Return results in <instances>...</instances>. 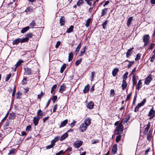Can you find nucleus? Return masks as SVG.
I'll list each match as a JSON object with an SVG mask.
<instances>
[{
	"label": "nucleus",
	"instance_id": "1",
	"mask_svg": "<svg viewBox=\"0 0 155 155\" xmlns=\"http://www.w3.org/2000/svg\"><path fill=\"white\" fill-rule=\"evenodd\" d=\"M122 123V121H121L116 127L115 129L114 130V132L116 134H121L123 133L124 127Z\"/></svg>",
	"mask_w": 155,
	"mask_h": 155
},
{
	"label": "nucleus",
	"instance_id": "2",
	"mask_svg": "<svg viewBox=\"0 0 155 155\" xmlns=\"http://www.w3.org/2000/svg\"><path fill=\"white\" fill-rule=\"evenodd\" d=\"M146 99H144L140 103H138L135 107L134 111L137 112L139 110V108L141 106H143L146 102Z\"/></svg>",
	"mask_w": 155,
	"mask_h": 155
},
{
	"label": "nucleus",
	"instance_id": "3",
	"mask_svg": "<svg viewBox=\"0 0 155 155\" xmlns=\"http://www.w3.org/2000/svg\"><path fill=\"white\" fill-rule=\"evenodd\" d=\"M150 39V37L149 35H144L143 37V40L144 42V46H146L148 44L149 41Z\"/></svg>",
	"mask_w": 155,
	"mask_h": 155
},
{
	"label": "nucleus",
	"instance_id": "4",
	"mask_svg": "<svg viewBox=\"0 0 155 155\" xmlns=\"http://www.w3.org/2000/svg\"><path fill=\"white\" fill-rule=\"evenodd\" d=\"M148 115L150 117L149 119L150 120H151L155 117V110H154L153 108L150 109Z\"/></svg>",
	"mask_w": 155,
	"mask_h": 155
},
{
	"label": "nucleus",
	"instance_id": "5",
	"mask_svg": "<svg viewBox=\"0 0 155 155\" xmlns=\"http://www.w3.org/2000/svg\"><path fill=\"white\" fill-rule=\"evenodd\" d=\"M25 37L22 38L24 41V42H28L29 40V39L32 38L33 36V35L32 33H29L25 35Z\"/></svg>",
	"mask_w": 155,
	"mask_h": 155
},
{
	"label": "nucleus",
	"instance_id": "6",
	"mask_svg": "<svg viewBox=\"0 0 155 155\" xmlns=\"http://www.w3.org/2000/svg\"><path fill=\"white\" fill-rule=\"evenodd\" d=\"M24 42L23 38H18L13 40L12 44L13 45L18 44L19 43H23Z\"/></svg>",
	"mask_w": 155,
	"mask_h": 155
},
{
	"label": "nucleus",
	"instance_id": "7",
	"mask_svg": "<svg viewBox=\"0 0 155 155\" xmlns=\"http://www.w3.org/2000/svg\"><path fill=\"white\" fill-rule=\"evenodd\" d=\"M152 75L150 74L145 79L144 83L146 85H148L150 83L151 81L152 80Z\"/></svg>",
	"mask_w": 155,
	"mask_h": 155
},
{
	"label": "nucleus",
	"instance_id": "8",
	"mask_svg": "<svg viewBox=\"0 0 155 155\" xmlns=\"http://www.w3.org/2000/svg\"><path fill=\"white\" fill-rule=\"evenodd\" d=\"M24 70L25 74L30 75L33 74L32 71L31 69L26 67L24 68Z\"/></svg>",
	"mask_w": 155,
	"mask_h": 155
},
{
	"label": "nucleus",
	"instance_id": "9",
	"mask_svg": "<svg viewBox=\"0 0 155 155\" xmlns=\"http://www.w3.org/2000/svg\"><path fill=\"white\" fill-rule=\"evenodd\" d=\"M35 9V8H33L32 6H30L27 8L25 12L28 14H30L31 13L33 12Z\"/></svg>",
	"mask_w": 155,
	"mask_h": 155
},
{
	"label": "nucleus",
	"instance_id": "10",
	"mask_svg": "<svg viewBox=\"0 0 155 155\" xmlns=\"http://www.w3.org/2000/svg\"><path fill=\"white\" fill-rule=\"evenodd\" d=\"M83 142L81 141H79L77 142L73 143V146L74 147L76 148H78L80 147L83 144Z\"/></svg>",
	"mask_w": 155,
	"mask_h": 155
},
{
	"label": "nucleus",
	"instance_id": "11",
	"mask_svg": "<svg viewBox=\"0 0 155 155\" xmlns=\"http://www.w3.org/2000/svg\"><path fill=\"white\" fill-rule=\"evenodd\" d=\"M87 127V126L84 124H82L80 126V127L79 128V130L80 131L83 132L84 131L86 130Z\"/></svg>",
	"mask_w": 155,
	"mask_h": 155
},
{
	"label": "nucleus",
	"instance_id": "12",
	"mask_svg": "<svg viewBox=\"0 0 155 155\" xmlns=\"http://www.w3.org/2000/svg\"><path fill=\"white\" fill-rule=\"evenodd\" d=\"M40 119V118H39L37 116L33 117V123L35 126H36L38 125L39 121Z\"/></svg>",
	"mask_w": 155,
	"mask_h": 155
},
{
	"label": "nucleus",
	"instance_id": "13",
	"mask_svg": "<svg viewBox=\"0 0 155 155\" xmlns=\"http://www.w3.org/2000/svg\"><path fill=\"white\" fill-rule=\"evenodd\" d=\"M67 87L64 84L60 86L59 90V92L61 93H63V92L66 89Z\"/></svg>",
	"mask_w": 155,
	"mask_h": 155
},
{
	"label": "nucleus",
	"instance_id": "14",
	"mask_svg": "<svg viewBox=\"0 0 155 155\" xmlns=\"http://www.w3.org/2000/svg\"><path fill=\"white\" fill-rule=\"evenodd\" d=\"M150 122H149L148 124L146 126V127L145 128L144 131L143 132V134H147L149 130V129L150 128Z\"/></svg>",
	"mask_w": 155,
	"mask_h": 155
},
{
	"label": "nucleus",
	"instance_id": "15",
	"mask_svg": "<svg viewBox=\"0 0 155 155\" xmlns=\"http://www.w3.org/2000/svg\"><path fill=\"white\" fill-rule=\"evenodd\" d=\"M91 119L89 117L86 118L84 120V124L88 126L91 124Z\"/></svg>",
	"mask_w": 155,
	"mask_h": 155
},
{
	"label": "nucleus",
	"instance_id": "16",
	"mask_svg": "<svg viewBox=\"0 0 155 155\" xmlns=\"http://www.w3.org/2000/svg\"><path fill=\"white\" fill-rule=\"evenodd\" d=\"M117 145L116 144L114 145L112 147V154H115L117 152Z\"/></svg>",
	"mask_w": 155,
	"mask_h": 155
},
{
	"label": "nucleus",
	"instance_id": "17",
	"mask_svg": "<svg viewBox=\"0 0 155 155\" xmlns=\"http://www.w3.org/2000/svg\"><path fill=\"white\" fill-rule=\"evenodd\" d=\"M65 18L64 16L61 17L60 19V23L61 26L64 25L65 22Z\"/></svg>",
	"mask_w": 155,
	"mask_h": 155
},
{
	"label": "nucleus",
	"instance_id": "18",
	"mask_svg": "<svg viewBox=\"0 0 155 155\" xmlns=\"http://www.w3.org/2000/svg\"><path fill=\"white\" fill-rule=\"evenodd\" d=\"M126 62H129V64H128L127 67L128 69L130 68L134 63V61H130L127 60L124 62H123V63H124Z\"/></svg>",
	"mask_w": 155,
	"mask_h": 155
},
{
	"label": "nucleus",
	"instance_id": "19",
	"mask_svg": "<svg viewBox=\"0 0 155 155\" xmlns=\"http://www.w3.org/2000/svg\"><path fill=\"white\" fill-rule=\"evenodd\" d=\"M134 49L133 47L127 50V52L126 53V57L127 58L129 57V56L131 55V54L132 53L133 50Z\"/></svg>",
	"mask_w": 155,
	"mask_h": 155
},
{
	"label": "nucleus",
	"instance_id": "20",
	"mask_svg": "<svg viewBox=\"0 0 155 155\" xmlns=\"http://www.w3.org/2000/svg\"><path fill=\"white\" fill-rule=\"evenodd\" d=\"M68 119H66L63 121L62 122L60 125L59 127L61 128L65 126L68 123Z\"/></svg>",
	"mask_w": 155,
	"mask_h": 155
},
{
	"label": "nucleus",
	"instance_id": "21",
	"mask_svg": "<svg viewBox=\"0 0 155 155\" xmlns=\"http://www.w3.org/2000/svg\"><path fill=\"white\" fill-rule=\"evenodd\" d=\"M43 113L42 111L41 110H39L37 112V116L39 118H41L43 115Z\"/></svg>",
	"mask_w": 155,
	"mask_h": 155
},
{
	"label": "nucleus",
	"instance_id": "22",
	"mask_svg": "<svg viewBox=\"0 0 155 155\" xmlns=\"http://www.w3.org/2000/svg\"><path fill=\"white\" fill-rule=\"evenodd\" d=\"M119 71V69L117 68H115L113 70L112 74L113 76L115 77L116 76L118 72Z\"/></svg>",
	"mask_w": 155,
	"mask_h": 155
},
{
	"label": "nucleus",
	"instance_id": "23",
	"mask_svg": "<svg viewBox=\"0 0 155 155\" xmlns=\"http://www.w3.org/2000/svg\"><path fill=\"white\" fill-rule=\"evenodd\" d=\"M130 115L129 114L127 115L126 117L123 119L122 121H123L124 123H126L128 120L130 119Z\"/></svg>",
	"mask_w": 155,
	"mask_h": 155
},
{
	"label": "nucleus",
	"instance_id": "24",
	"mask_svg": "<svg viewBox=\"0 0 155 155\" xmlns=\"http://www.w3.org/2000/svg\"><path fill=\"white\" fill-rule=\"evenodd\" d=\"M94 106V104L92 101L88 103L87 105V108L88 109H91L93 108Z\"/></svg>",
	"mask_w": 155,
	"mask_h": 155
},
{
	"label": "nucleus",
	"instance_id": "25",
	"mask_svg": "<svg viewBox=\"0 0 155 155\" xmlns=\"http://www.w3.org/2000/svg\"><path fill=\"white\" fill-rule=\"evenodd\" d=\"M121 87H122V89L123 90H124L126 88V87H127V84L126 81H123L122 84L121 85Z\"/></svg>",
	"mask_w": 155,
	"mask_h": 155
},
{
	"label": "nucleus",
	"instance_id": "26",
	"mask_svg": "<svg viewBox=\"0 0 155 155\" xmlns=\"http://www.w3.org/2000/svg\"><path fill=\"white\" fill-rule=\"evenodd\" d=\"M68 136V134L67 132L65 133L64 134H63L61 137L60 140L62 141L65 139Z\"/></svg>",
	"mask_w": 155,
	"mask_h": 155
},
{
	"label": "nucleus",
	"instance_id": "27",
	"mask_svg": "<svg viewBox=\"0 0 155 155\" xmlns=\"http://www.w3.org/2000/svg\"><path fill=\"white\" fill-rule=\"evenodd\" d=\"M136 86V89L138 90H139L141 87L142 86V83L141 82V80H140L137 85Z\"/></svg>",
	"mask_w": 155,
	"mask_h": 155
},
{
	"label": "nucleus",
	"instance_id": "28",
	"mask_svg": "<svg viewBox=\"0 0 155 155\" xmlns=\"http://www.w3.org/2000/svg\"><path fill=\"white\" fill-rule=\"evenodd\" d=\"M132 81H133V87H134V86L136 85L137 81L135 77V75H134L132 77Z\"/></svg>",
	"mask_w": 155,
	"mask_h": 155
},
{
	"label": "nucleus",
	"instance_id": "29",
	"mask_svg": "<svg viewBox=\"0 0 155 155\" xmlns=\"http://www.w3.org/2000/svg\"><path fill=\"white\" fill-rule=\"evenodd\" d=\"M89 87L90 85L88 84H87L84 87V88L83 90V92L84 93H87L89 89Z\"/></svg>",
	"mask_w": 155,
	"mask_h": 155
},
{
	"label": "nucleus",
	"instance_id": "30",
	"mask_svg": "<svg viewBox=\"0 0 155 155\" xmlns=\"http://www.w3.org/2000/svg\"><path fill=\"white\" fill-rule=\"evenodd\" d=\"M107 10L108 8H105L104 9H103L102 10L101 17L105 15L107 13Z\"/></svg>",
	"mask_w": 155,
	"mask_h": 155
},
{
	"label": "nucleus",
	"instance_id": "31",
	"mask_svg": "<svg viewBox=\"0 0 155 155\" xmlns=\"http://www.w3.org/2000/svg\"><path fill=\"white\" fill-rule=\"evenodd\" d=\"M152 134V131L151 130H150L148 134L147 137V139L149 141H150L151 139Z\"/></svg>",
	"mask_w": 155,
	"mask_h": 155
},
{
	"label": "nucleus",
	"instance_id": "32",
	"mask_svg": "<svg viewBox=\"0 0 155 155\" xmlns=\"http://www.w3.org/2000/svg\"><path fill=\"white\" fill-rule=\"evenodd\" d=\"M81 43H80L78 45L76 49L75 50V53L76 55H77L78 53V52L79 51L81 47Z\"/></svg>",
	"mask_w": 155,
	"mask_h": 155
},
{
	"label": "nucleus",
	"instance_id": "33",
	"mask_svg": "<svg viewBox=\"0 0 155 155\" xmlns=\"http://www.w3.org/2000/svg\"><path fill=\"white\" fill-rule=\"evenodd\" d=\"M15 118V113L12 112L10 114L9 117H8V119L9 120H13Z\"/></svg>",
	"mask_w": 155,
	"mask_h": 155
},
{
	"label": "nucleus",
	"instance_id": "34",
	"mask_svg": "<svg viewBox=\"0 0 155 155\" xmlns=\"http://www.w3.org/2000/svg\"><path fill=\"white\" fill-rule=\"evenodd\" d=\"M133 17H130L128 19L127 23V26L129 27L131 24V21L133 20Z\"/></svg>",
	"mask_w": 155,
	"mask_h": 155
},
{
	"label": "nucleus",
	"instance_id": "35",
	"mask_svg": "<svg viewBox=\"0 0 155 155\" xmlns=\"http://www.w3.org/2000/svg\"><path fill=\"white\" fill-rule=\"evenodd\" d=\"M73 57V53L72 52H70L69 54L68 55V61L69 62L71 61Z\"/></svg>",
	"mask_w": 155,
	"mask_h": 155
},
{
	"label": "nucleus",
	"instance_id": "36",
	"mask_svg": "<svg viewBox=\"0 0 155 155\" xmlns=\"http://www.w3.org/2000/svg\"><path fill=\"white\" fill-rule=\"evenodd\" d=\"M44 95L45 93L41 91V94L38 95L37 99H39L40 101L41 98L44 96Z\"/></svg>",
	"mask_w": 155,
	"mask_h": 155
},
{
	"label": "nucleus",
	"instance_id": "37",
	"mask_svg": "<svg viewBox=\"0 0 155 155\" xmlns=\"http://www.w3.org/2000/svg\"><path fill=\"white\" fill-rule=\"evenodd\" d=\"M117 135L116 137V141L117 143H118L121 139V134H118Z\"/></svg>",
	"mask_w": 155,
	"mask_h": 155
},
{
	"label": "nucleus",
	"instance_id": "38",
	"mask_svg": "<svg viewBox=\"0 0 155 155\" xmlns=\"http://www.w3.org/2000/svg\"><path fill=\"white\" fill-rule=\"evenodd\" d=\"M74 26L71 25L70 27L67 29L66 32L68 33H70L73 31Z\"/></svg>",
	"mask_w": 155,
	"mask_h": 155
},
{
	"label": "nucleus",
	"instance_id": "39",
	"mask_svg": "<svg viewBox=\"0 0 155 155\" xmlns=\"http://www.w3.org/2000/svg\"><path fill=\"white\" fill-rule=\"evenodd\" d=\"M29 28V26L26 27L24 28H23L21 30V33H24L27 31Z\"/></svg>",
	"mask_w": 155,
	"mask_h": 155
},
{
	"label": "nucleus",
	"instance_id": "40",
	"mask_svg": "<svg viewBox=\"0 0 155 155\" xmlns=\"http://www.w3.org/2000/svg\"><path fill=\"white\" fill-rule=\"evenodd\" d=\"M86 49V47L85 46L83 47L81 49L80 52V56H82L83 54H85Z\"/></svg>",
	"mask_w": 155,
	"mask_h": 155
},
{
	"label": "nucleus",
	"instance_id": "41",
	"mask_svg": "<svg viewBox=\"0 0 155 155\" xmlns=\"http://www.w3.org/2000/svg\"><path fill=\"white\" fill-rule=\"evenodd\" d=\"M66 67V65L65 64H63L61 68L60 72L62 73L64 72Z\"/></svg>",
	"mask_w": 155,
	"mask_h": 155
},
{
	"label": "nucleus",
	"instance_id": "42",
	"mask_svg": "<svg viewBox=\"0 0 155 155\" xmlns=\"http://www.w3.org/2000/svg\"><path fill=\"white\" fill-rule=\"evenodd\" d=\"M84 3L83 0H79L77 3V5L78 6H80L83 5Z\"/></svg>",
	"mask_w": 155,
	"mask_h": 155
},
{
	"label": "nucleus",
	"instance_id": "43",
	"mask_svg": "<svg viewBox=\"0 0 155 155\" xmlns=\"http://www.w3.org/2000/svg\"><path fill=\"white\" fill-rule=\"evenodd\" d=\"M23 62V60L21 59H19L18 61L17 62L16 64H15V66H18L20 65Z\"/></svg>",
	"mask_w": 155,
	"mask_h": 155
},
{
	"label": "nucleus",
	"instance_id": "44",
	"mask_svg": "<svg viewBox=\"0 0 155 155\" xmlns=\"http://www.w3.org/2000/svg\"><path fill=\"white\" fill-rule=\"evenodd\" d=\"M91 18H88L86 21V23L85 24V25L87 27H88L89 26L90 23L91 21Z\"/></svg>",
	"mask_w": 155,
	"mask_h": 155
},
{
	"label": "nucleus",
	"instance_id": "45",
	"mask_svg": "<svg viewBox=\"0 0 155 155\" xmlns=\"http://www.w3.org/2000/svg\"><path fill=\"white\" fill-rule=\"evenodd\" d=\"M57 87V85L56 84L54 85L51 88V93L52 94H54V93H53L54 91L56 89Z\"/></svg>",
	"mask_w": 155,
	"mask_h": 155
},
{
	"label": "nucleus",
	"instance_id": "46",
	"mask_svg": "<svg viewBox=\"0 0 155 155\" xmlns=\"http://www.w3.org/2000/svg\"><path fill=\"white\" fill-rule=\"evenodd\" d=\"M16 149L14 148L10 150L9 153H8V155H10L12 154H14L15 153Z\"/></svg>",
	"mask_w": 155,
	"mask_h": 155
},
{
	"label": "nucleus",
	"instance_id": "47",
	"mask_svg": "<svg viewBox=\"0 0 155 155\" xmlns=\"http://www.w3.org/2000/svg\"><path fill=\"white\" fill-rule=\"evenodd\" d=\"M128 74V73L126 72L125 73V74H124L123 76V81H126V80L127 79V78Z\"/></svg>",
	"mask_w": 155,
	"mask_h": 155
},
{
	"label": "nucleus",
	"instance_id": "48",
	"mask_svg": "<svg viewBox=\"0 0 155 155\" xmlns=\"http://www.w3.org/2000/svg\"><path fill=\"white\" fill-rule=\"evenodd\" d=\"M31 28H33L36 25V23L34 20L32 21L29 25Z\"/></svg>",
	"mask_w": 155,
	"mask_h": 155
},
{
	"label": "nucleus",
	"instance_id": "49",
	"mask_svg": "<svg viewBox=\"0 0 155 155\" xmlns=\"http://www.w3.org/2000/svg\"><path fill=\"white\" fill-rule=\"evenodd\" d=\"M108 23V20H106L102 24V26L103 29H105L106 28V25Z\"/></svg>",
	"mask_w": 155,
	"mask_h": 155
},
{
	"label": "nucleus",
	"instance_id": "50",
	"mask_svg": "<svg viewBox=\"0 0 155 155\" xmlns=\"http://www.w3.org/2000/svg\"><path fill=\"white\" fill-rule=\"evenodd\" d=\"M12 75L11 74H7L5 78V81H8L10 78H11Z\"/></svg>",
	"mask_w": 155,
	"mask_h": 155
},
{
	"label": "nucleus",
	"instance_id": "51",
	"mask_svg": "<svg viewBox=\"0 0 155 155\" xmlns=\"http://www.w3.org/2000/svg\"><path fill=\"white\" fill-rule=\"evenodd\" d=\"M115 93L114 92V90L111 89L110 91V97H112L114 96L115 95Z\"/></svg>",
	"mask_w": 155,
	"mask_h": 155
},
{
	"label": "nucleus",
	"instance_id": "52",
	"mask_svg": "<svg viewBox=\"0 0 155 155\" xmlns=\"http://www.w3.org/2000/svg\"><path fill=\"white\" fill-rule=\"evenodd\" d=\"M141 54L139 53L137 55L136 57L135 58V60L136 61L139 60L140 59Z\"/></svg>",
	"mask_w": 155,
	"mask_h": 155
},
{
	"label": "nucleus",
	"instance_id": "53",
	"mask_svg": "<svg viewBox=\"0 0 155 155\" xmlns=\"http://www.w3.org/2000/svg\"><path fill=\"white\" fill-rule=\"evenodd\" d=\"M87 3V4L91 6L92 5V2L93 1V0H84Z\"/></svg>",
	"mask_w": 155,
	"mask_h": 155
},
{
	"label": "nucleus",
	"instance_id": "54",
	"mask_svg": "<svg viewBox=\"0 0 155 155\" xmlns=\"http://www.w3.org/2000/svg\"><path fill=\"white\" fill-rule=\"evenodd\" d=\"M9 125V122L7 120V121H6L4 125V127L6 129H7L8 128L7 127Z\"/></svg>",
	"mask_w": 155,
	"mask_h": 155
},
{
	"label": "nucleus",
	"instance_id": "55",
	"mask_svg": "<svg viewBox=\"0 0 155 155\" xmlns=\"http://www.w3.org/2000/svg\"><path fill=\"white\" fill-rule=\"evenodd\" d=\"M76 123V121H75L74 120H73V122L72 123H71L70 124H69V125L71 127H72L74 126Z\"/></svg>",
	"mask_w": 155,
	"mask_h": 155
},
{
	"label": "nucleus",
	"instance_id": "56",
	"mask_svg": "<svg viewBox=\"0 0 155 155\" xmlns=\"http://www.w3.org/2000/svg\"><path fill=\"white\" fill-rule=\"evenodd\" d=\"M132 93H130L127 96L126 99V101H127L129 100L131 97Z\"/></svg>",
	"mask_w": 155,
	"mask_h": 155
},
{
	"label": "nucleus",
	"instance_id": "57",
	"mask_svg": "<svg viewBox=\"0 0 155 155\" xmlns=\"http://www.w3.org/2000/svg\"><path fill=\"white\" fill-rule=\"evenodd\" d=\"M82 61V58H81L79 60H77L76 61L75 64L76 66L78 65Z\"/></svg>",
	"mask_w": 155,
	"mask_h": 155
},
{
	"label": "nucleus",
	"instance_id": "58",
	"mask_svg": "<svg viewBox=\"0 0 155 155\" xmlns=\"http://www.w3.org/2000/svg\"><path fill=\"white\" fill-rule=\"evenodd\" d=\"M31 130V126L30 125H28L26 127V131L27 132H28L30 130Z\"/></svg>",
	"mask_w": 155,
	"mask_h": 155
},
{
	"label": "nucleus",
	"instance_id": "59",
	"mask_svg": "<svg viewBox=\"0 0 155 155\" xmlns=\"http://www.w3.org/2000/svg\"><path fill=\"white\" fill-rule=\"evenodd\" d=\"M155 45V43H151L148 48L149 49L151 50L153 49Z\"/></svg>",
	"mask_w": 155,
	"mask_h": 155
},
{
	"label": "nucleus",
	"instance_id": "60",
	"mask_svg": "<svg viewBox=\"0 0 155 155\" xmlns=\"http://www.w3.org/2000/svg\"><path fill=\"white\" fill-rule=\"evenodd\" d=\"M9 114V111H8L7 112L6 114V115L5 116V117L2 119V122H3L7 118V117H8V116Z\"/></svg>",
	"mask_w": 155,
	"mask_h": 155
},
{
	"label": "nucleus",
	"instance_id": "61",
	"mask_svg": "<svg viewBox=\"0 0 155 155\" xmlns=\"http://www.w3.org/2000/svg\"><path fill=\"white\" fill-rule=\"evenodd\" d=\"M57 96L56 95L54 96L52 98V101L53 103H54L57 100Z\"/></svg>",
	"mask_w": 155,
	"mask_h": 155
},
{
	"label": "nucleus",
	"instance_id": "62",
	"mask_svg": "<svg viewBox=\"0 0 155 155\" xmlns=\"http://www.w3.org/2000/svg\"><path fill=\"white\" fill-rule=\"evenodd\" d=\"M91 143L92 144H94L98 143L99 142V141L97 139L95 140H93L91 141Z\"/></svg>",
	"mask_w": 155,
	"mask_h": 155
},
{
	"label": "nucleus",
	"instance_id": "63",
	"mask_svg": "<svg viewBox=\"0 0 155 155\" xmlns=\"http://www.w3.org/2000/svg\"><path fill=\"white\" fill-rule=\"evenodd\" d=\"M59 137L57 136L55 137L54 139V140H53L52 141L53 142H54V143L55 142H56L59 140Z\"/></svg>",
	"mask_w": 155,
	"mask_h": 155
},
{
	"label": "nucleus",
	"instance_id": "64",
	"mask_svg": "<svg viewBox=\"0 0 155 155\" xmlns=\"http://www.w3.org/2000/svg\"><path fill=\"white\" fill-rule=\"evenodd\" d=\"M54 145V144H52L50 145H49L46 147V149H50Z\"/></svg>",
	"mask_w": 155,
	"mask_h": 155
}]
</instances>
